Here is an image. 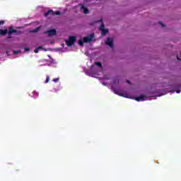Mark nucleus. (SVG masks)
<instances>
[{"mask_svg":"<svg viewBox=\"0 0 181 181\" xmlns=\"http://www.w3.org/2000/svg\"><path fill=\"white\" fill-rule=\"evenodd\" d=\"M74 42H76V36H71L69 37L68 40L65 41V43L68 47H71L73 45H74Z\"/></svg>","mask_w":181,"mask_h":181,"instance_id":"f03ea898","label":"nucleus"},{"mask_svg":"<svg viewBox=\"0 0 181 181\" xmlns=\"http://www.w3.org/2000/svg\"><path fill=\"white\" fill-rule=\"evenodd\" d=\"M55 93H57V90H55Z\"/></svg>","mask_w":181,"mask_h":181,"instance_id":"c756f323","label":"nucleus"},{"mask_svg":"<svg viewBox=\"0 0 181 181\" xmlns=\"http://www.w3.org/2000/svg\"><path fill=\"white\" fill-rule=\"evenodd\" d=\"M177 60H180V59L179 58V57L177 56Z\"/></svg>","mask_w":181,"mask_h":181,"instance_id":"bb28decb","label":"nucleus"},{"mask_svg":"<svg viewBox=\"0 0 181 181\" xmlns=\"http://www.w3.org/2000/svg\"><path fill=\"white\" fill-rule=\"evenodd\" d=\"M5 24V21H0V26L1 25H4Z\"/></svg>","mask_w":181,"mask_h":181,"instance_id":"4be33fe9","label":"nucleus"},{"mask_svg":"<svg viewBox=\"0 0 181 181\" xmlns=\"http://www.w3.org/2000/svg\"><path fill=\"white\" fill-rule=\"evenodd\" d=\"M158 24L159 25H160V26L162 27V28H165V26H166V25H165V24H163V23H162V22H158Z\"/></svg>","mask_w":181,"mask_h":181,"instance_id":"aec40b11","label":"nucleus"},{"mask_svg":"<svg viewBox=\"0 0 181 181\" xmlns=\"http://www.w3.org/2000/svg\"><path fill=\"white\" fill-rule=\"evenodd\" d=\"M108 33V30H106L105 28L102 30V36H104Z\"/></svg>","mask_w":181,"mask_h":181,"instance_id":"f8f14e48","label":"nucleus"},{"mask_svg":"<svg viewBox=\"0 0 181 181\" xmlns=\"http://www.w3.org/2000/svg\"><path fill=\"white\" fill-rule=\"evenodd\" d=\"M58 90H62V87H59V88Z\"/></svg>","mask_w":181,"mask_h":181,"instance_id":"c85d7f7f","label":"nucleus"},{"mask_svg":"<svg viewBox=\"0 0 181 181\" xmlns=\"http://www.w3.org/2000/svg\"><path fill=\"white\" fill-rule=\"evenodd\" d=\"M6 53L8 56H9V51L8 50V49H9L10 50H11L12 47L8 46L6 47Z\"/></svg>","mask_w":181,"mask_h":181,"instance_id":"4468645a","label":"nucleus"},{"mask_svg":"<svg viewBox=\"0 0 181 181\" xmlns=\"http://www.w3.org/2000/svg\"><path fill=\"white\" fill-rule=\"evenodd\" d=\"M35 53H39V49L37 47L34 50Z\"/></svg>","mask_w":181,"mask_h":181,"instance_id":"b1692460","label":"nucleus"},{"mask_svg":"<svg viewBox=\"0 0 181 181\" xmlns=\"http://www.w3.org/2000/svg\"><path fill=\"white\" fill-rule=\"evenodd\" d=\"M112 90H113L115 94H118V93L117 92V89H115V88H113Z\"/></svg>","mask_w":181,"mask_h":181,"instance_id":"5701e85b","label":"nucleus"},{"mask_svg":"<svg viewBox=\"0 0 181 181\" xmlns=\"http://www.w3.org/2000/svg\"><path fill=\"white\" fill-rule=\"evenodd\" d=\"M105 45H107V46H110V47H114V40L112 38L108 37L105 42Z\"/></svg>","mask_w":181,"mask_h":181,"instance_id":"20e7f679","label":"nucleus"},{"mask_svg":"<svg viewBox=\"0 0 181 181\" xmlns=\"http://www.w3.org/2000/svg\"><path fill=\"white\" fill-rule=\"evenodd\" d=\"M37 48L40 50V49H43V47L39 46V47H37Z\"/></svg>","mask_w":181,"mask_h":181,"instance_id":"393cba45","label":"nucleus"},{"mask_svg":"<svg viewBox=\"0 0 181 181\" xmlns=\"http://www.w3.org/2000/svg\"><path fill=\"white\" fill-rule=\"evenodd\" d=\"M95 64L98 66V67H103V64L100 62H96Z\"/></svg>","mask_w":181,"mask_h":181,"instance_id":"ddd939ff","label":"nucleus"},{"mask_svg":"<svg viewBox=\"0 0 181 181\" xmlns=\"http://www.w3.org/2000/svg\"><path fill=\"white\" fill-rule=\"evenodd\" d=\"M134 100H136V101H138V102H139V101H144V100H145V95H140V96H139V97H136V98H134Z\"/></svg>","mask_w":181,"mask_h":181,"instance_id":"423d86ee","label":"nucleus"},{"mask_svg":"<svg viewBox=\"0 0 181 181\" xmlns=\"http://www.w3.org/2000/svg\"><path fill=\"white\" fill-rule=\"evenodd\" d=\"M13 53L14 54H19V53H21V51H20V50H18V51L13 50Z\"/></svg>","mask_w":181,"mask_h":181,"instance_id":"a211bd4d","label":"nucleus"},{"mask_svg":"<svg viewBox=\"0 0 181 181\" xmlns=\"http://www.w3.org/2000/svg\"><path fill=\"white\" fill-rule=\"evenodd\" d=\"M54 15H62V13H60V11H54V13L52 14V16H54Z\"/></svg>","mask_w":181,"mask_h":181,"instance_id":"dca6fc26","label":"nucleus"},{"mask_svg":"<svg viewBox=\"0 0 181 181\" xmlns=\"http://www.w3.org/2000/svg\"><path fill=\"white\" fill-rule=\"evenodd\" d=\"M127 83H128V84H131V82L129 81H127Z\"/></svg>","mask_w":181,"mask_h":181,"instance_id":"a878e982","label":"nucleus"},{"mask_svg":"<svg viewBox=\"0 0 181 181\" xmlns=\"http://www.w3.org/2000/svg\"><path fill=\"white\" fill-rule=\"evenodd\" d=\"M50 81V77L49 76H47V78L45 80V83H47Z\"/></svg>","mask_w":181,"mask_h":181,"instance_id":"f3484780","label":"nucleus"},{"mask_svg":"<svg viewBox=\"0 0 181 181\" xmlns=\"http://www.w3.org/2000/svg\"><path fill=\"white\" fill-rule=\"evenodd\" d=\"M100 22H102L101 25L100 26V30H104V29H105V25H104V23H103V20H100Z\"/></svg>","mask_w":181,"mask_h":181,"instance_id":"9b49d317","label":"nucleus"},{"mask_svg":"<svg viewBox=\"0 0 181 181\" xmlns=\"http://www.w3.org/2000/svg\"><path fill=\"white\" fill-rule=\"evenodd\" d=\"M54 13V11L53 10H48L47 12L45 13V16H49V15H52L53 16V14Z\"/></svg>","mask_w":181,"mask_h":181,"instance_id":"1a4fd4ad","label":"nucleus"},{"mask_svg":"<svg viewBox=\"0 0 181 181\" xmlns=\"http://www.w3.org/2000/svg\"><path fill=\"white\" fill-rule=\"evenodd\" d=\"M45 33L48 35V36H55L57 35V32L54 29H52L47 31H45Z\"/></svg>","mask_w":181,"mask_h":181,"instance_id":"39448f33","label":"nucleus"},{"mask_svg":"<svg viewBox=\"0 0 181 181\" xmlns=\"http://www.w3.org/2000/svg\"><path fill=\"white\" fill-rule=\"evenodd\" d=\"M78 44L79 45V46H84V38H83V40L80 39Z\"/></svg>","mask_w":181,"mask_h":181,"instance_id":"9d476101","label":"nucleus"},{"mask_svg":"<svg viewBox=\"0 0 181 181\" xmlns=\"http://www.w3.org/2000/svg\"><path fill=\"white\" fill-rule=\"evenodd\" d=\"M81 9H82V11H83V13L85 14L90 13V11H88V8H87L86 6H84V5L81 6Z\"/></svg>","mask_w":181,"mask_h":181,"instance_id":"0eeeda50","label":"nucleus"},{"mask_svg":"<svg viewBox=\"0 0 181 181\" xmlns=\"http://www.w3.org/2000/svg\"><path fill=\"white\" fill-rule=\"evenodd\" d=\"M8 33V39H11V37H12V35H13V33H21V31H18L15 29H13V26H11L8 28V29L6 28L4 30L0 29V36H5L6 34Z\"/></svg>","mask_w":181,"mask_h":181,"instance_id":"f257e3e1","label":"nucleus"},{"mask_svg":"<svg viewBox=\"0 0 181 181\" xmlns=\"http://www.w3.org/2000/svg\"><path fill=\"white\" fill-rule=\"evenodd\" d=\"M59 80H60L59 78H54V79L52 80V81H54V83H57V81H59Z\"/></svg>","mask_w":181,"mask_h":181,"instance_id":"6ab92c4d","label":"nucleus"},{"mask_svg":"<svg viewBox=\"0 0 181 181\" xmlns=\"http://www.w3.org/2000/svg\"><path fill=\"white\" fill-rule=\"evenodd\" d=\"M25 52H29L30 49L29 47H25L24 48Z\"/></svg>","mask_w":181,"mask_h":181,"instance_id":"412c9836","label":"nucleus"},{"mask_svg":"<svg viewBox=\"0 0 181 181\" xmlns=\"http://www.w3.org/2000/svg\"><path fill=\"white\" fill-rule=\"evenodd\" d=\"M180 93V90H177V93L179 94Z\"/></svg>","mask_w":181,"mask_h":181,"instance_id":"cd10ccee","label":"nucleus"},{"mask_svg":"<svg viewBox=\"0 0 181 181\" xmlns=\"http://www.w3.org/2000/svg\"><path fill=\"white\" fill-rule=\"evenodd\" d=\"M30 95L33 98H37V97H39V93L34 90L31 94H30Z\"/></svg>","mask_w":181,"mask_h":181,"instance_id":"6e6552de","label":"nucleus"},{"mask_svg":"<svg viewBox=\"0 0 181 181\" xmlns=\"http://www.w3.org/2000/svg\"><path fill=\"white\" fill-rule=\"evenodd\" d=\"M40 30V27H37L35 30H33V33H37V32H39Z\"/></svg>","mask_w":181,"mask_h":181,"instance_id":"2eb2a0df","label":"nucleus"},{"mask_svg":"<svg viewBox=\"0 0 181 181\" xmlns=\"http://www.w3.org/2000/svg\"><path fill=\"white\" fill-rule=\"evenodd\" d=\"M94 40V34H90L89 35L83 37L84 43H90Z\"/></svg>","mask_w":181,"mask_h":181,"instance_id":"7ed1b4c3","label":"nucleus"}]
</instances>
